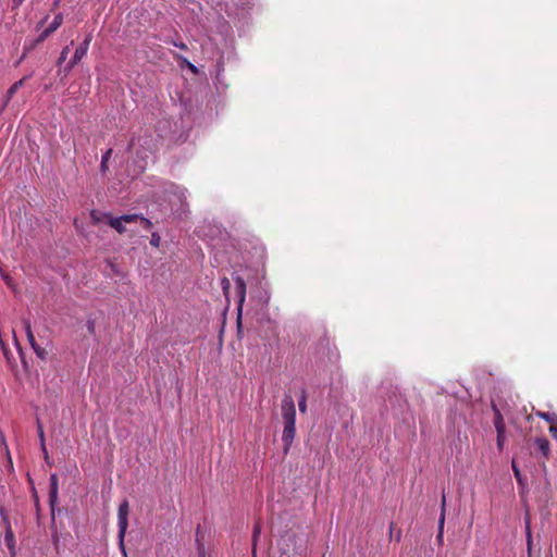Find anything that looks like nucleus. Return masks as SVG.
<instances>
[{
    "instance_id": "nucleus-1",
    "label": "nucleus",
    "mask_w": 557,
    "mask_h": 557,
    "mask_svg": "<svg viewBox=\"0 0 557 557\" xmlns=\"http://www.w3.org/2000/svg\"><path fill=\"white\" fill-rule=\"evenodd\" d=\"M284 430L282 434L283 453L287 455L296 435V408L295 401L289 394H286L281 404Z\"/></svg>"
},
{
    "instance_id": "nucleus-2",
    "label": "nucleus",
    "mask_w": 557,
    "mask_h": 557,
    "mask_svg": "<svg viewBox=\"0 0 557 557\" xmlns=\"http://www.w3.org/2000/svg\"><path fill=\"white\" fill-rule=\"evenodd\" d=\"M135 150V162L139 170V172H144L147 166V159L149 154L152 152V136L149 133H145L144 135L136 136L133 135L126 151L128 153Z\"/></svg>"
},
{
    "instance_id": "nucleus-3",
    "label": "nucleus",
    "mask_w": 557,
    "mask_h": 557,
    "mask_svg": "<svg viewBox=\"0 0 557 557\" xmlns=\"http://www.w3.org/2000/svg\"><path fill=\"white\" fill-rule=\"evenodd\" d=\"M235 283V293L237 298V334L242 335V310L246 299V282L243 276L238 274L233 275Z\"/></svg>"
},
{
    "instance_id": "nucleus-4",
    "label": "nucleus",
    "mask_w": 557,
    "mask_h": 557,
    "mask_svg": "<svg viewBox=\"0 0 557 557\" xmlns=\"http://www.w3.org/2000/svg\"><path fill=\"white\" fill-rule=\"evenodd\" d=\"M92 39L91 33H89L85 39L79 44V46L76 48L74 55L69 61V63L63 69L64 75H69L70 72L81 62V60L86 55L90 41Z\"/></svg>"
},
{
    "instance_id": "nucleus-5",
    "label": "nucleus",
    "mask_w": 557,
    "mask_h": 557,
    "mask_svg": "<svg viewBox=\"0 0 557 557\" xmlns=\"http://www.w3.org/2000/svg\"><path fill=\"white\" fill-rule=\"evenodd\" d=\"M102 215L106 218V222L119 234H124L126 232L124 223L136 222L139 218V214H123L117 218H114L110 213H103Z\"/></svg>"
},
{
    "instance_id": "nucleus-6",
    "label": "nucleus",
    "mask_w": 557,
    "mask_h": 557,
    "mask_svg": "<svg viewBox=\"0 0 557 557\" xmlns=\"http://www.w3.org/2000/svg\"><path fill=\"white\" fill-rule=\"evenodd\" d=\"M529 443L533 448L532 454H534L536 458H543L544 460L549 459L550 444L545 436H536L533 440H529Z\"/></svg>"
},
{
    "instance_id": "nucleus-7",
    "label": "nucleus",
    "mask_w": 557,
    "mask_h": 557,
    "mask_svg": "<svg viewBox=\"0 0 557 557\" xmlns=\"http://www.w3.org/2000/svg\"><path fill=\"white\" fill-rule=\"evenodd\" d=\"M22 324H23V329L26 333V337H27V341H28L32 349L34 350V352L36 354V356L39 359L46 360L48 352L46 351L45 348L40 347L37 344L34 333H33V330H32V323H30L29 319H23Z\"/></svg>"
},
{
    "instance_id": "nucleus-8",
    "label": "nucleus",
    "mask_w": 557,
    "mask_h": 557,
    "mask_svg": "<svg viewBox=\"0 0 557 557\" xmlns=\"http://www.w3.org/2000/svg\"><path fill=\"white\" fill-rule=\"evenodd\" d=\"M128 511L129 508L127 500L122 502L117 511L119 540L121 546H123L124 536L128 527Z\"/></svg>"
},
{
    "instance_id": "nucleus-9",
    "label": "nucleus",
    "mask_w": 557,
    "mask_h": 557,
    "mask_svg": "<svg viewBox=\"0 0 557 557\" xmlns=\"http://www.w3.org/2000/svg\"><path fill=\"white\" fill-rule=\"evenodd\" d=\"M59 480L57 473H52L49 478V506L51 510V519L54 522V509L58 503Z\"/></svg>"
},
{
    "instance_id": "nucleus-10",
    "label": "nucleus",
    "mask_w": 557,
    "mask_h": 557,
    "mask_svg": "<svg viewBox=\"0 0 557 557\" xmlns=\"http://www.w3.org/2000/svg\"><path fill=\"white\" fill-rule=\"evenodd\" d=\"M0 512L2 515L4 523L7 524L5 533H4V542L7 544V547L10 550V554L12 556H15L16 552H15V537H14V533H13L11 524L9 522V518L3 515V509L2 508H0Z\"/></svg>"
},
{
    "instance_id": "nucleus-11",
    "label": "nucleus",
    "mask_w": 557,
    "mask_h": 557,
    "mask_svg": "<svg viewBox=\"0 0 557 557\" xmlns=\"http://www.w3.org/2000/svg\"><path fill=\"white\" fill-rule=\"evenodd\" d=\"M445 511H446V495L443 491L442 493V499H441V515L438 518V532L436 535V540L438 542L443 541V532H444V523H445Z\"/></svg>"
},
{
    "instance_id": "nucleus-12",
    "label": "nucleus",
    "mask_w": 557,
    "mask_h": 557,
    "mask_svg": "<svg viewBox=\"0 0 557 557\" xmlns=\"http://www.w3.org/2000/svg\"><path fill=\"white\" fill-rule=\"evenodd\" d=\"M48 37V33L44 29L37 38L26 41V52H30L32 50H34L37 46L42 44Z\"/></svg>"
},
{
    "instance_id": "nucleus-13",
    "label": "nucleus",
    "mask_w": 557,
    "mask_h": 557,
    "mask_svg": "<svg viewBox=\"0 0 557 557\" xmlns=\"http://www.w3.org/2000/svg\"><path fill=\"white\" fill-rule=\"evenodd\" d=\"M32 77V74L24 76L20 81L15 82L7 91V102L12 99L15 92L25 84V82Z\"/></svg>"
},
{
    "instance_id": "nucleus-14",
    "label": "nucleus",
    "mask_w": 557,
    "mask_h": 557,
    "mask_svg": "<svg viewBox=\"0 0 557 557\" xmlns=\"http://www.w3.org/2000/svg\"><path fill=\"white\" fill-rule=\"evenodd\" d=\"M28 481L30 483V491H32V497L34 499L36 517H37V520H39L40 519V511H41L39 496H38V493H37V490H36L35 485H34L33 480L30 478H28Z\"/></svg>"
},
{
    "instance_id": "nucleus-15",
    "label": "nucleus",
    "mask_w": 557,
    "mask_h": 557,
    "mask_svg": "<svg viewBox=\"0 0 557 557\" xmlns=\"http://www.w3.org/2000/svg\"><path fill=\"white\" fill-rule=\"evenodd\" d=\"M63 23V15L61 13L57 14L53 18V21L50 23V25L45 28V30L50 36L52 33H54Z\"/></svg>"
},
{
    "instance_id": "nucleus-16",
    "label": "nucleus",
    "mask_w": 557,
    "mask_h": 557,
    "mask_svg": "<svg viewBox=\"0 0 557 557\" xmlns=\"http://www.w3.org/2000/svg\"><path fill=\"white\" fill-rule=\"evenodd\" d=\"M511 468L518 484L522 487L527 485V478L521 474L520 469L517 467L515 460L511 462Z\"/></svg>"
},
{
    "instance_id": "nucleus-17",
    "label": "nucleus",
    "mask_w": 557,
    "mask_h": 557,
    "mask_svg": "<svg viewBox=\"0 0 557 557\" xmlns=\"http://www.w3.org/2000/svg\"><path fill=\"white\" fill-rule=\"evenodd\" d=\"M492 410L494 412V425H505L504 417L498 407L494 403H492Z\"/></svg>"
},
{
    "instance_id": "nucleus-18",
    "label": "nucleus",
    "mask_w": 557,
    "mask_h": 557,
    "mask_svg": "<svg viewBox=\"0 0 557 557\" xmlns=\"http://www.w3.org/2000/svg\"><path fill=\"white\" fill-rule=\"evenodd\" d=\"M37 432H38V437H39V442H40V449L45 450V445H46L45 431H44V426L39 420H37Z\"/></svg>"
},
{
    "instance_id": "nucleus-19",
    "label": "nucleus",
    "mask_w": 557,
    "mask_h": 557,
    "mask_svg": "<svg viewBox=\"0 0 557 557\" xmlns=\"http://www.w3.org/2000/svg\"><path fill=\"white\" fill-rule=\"evenodd\" d=\"M298 408L301 413L307 411V392L306 389L301 391L300 398L298 399Z\"/></svg>"
},
{
    "instance_id": "nucleus-20",
    "label": "nucleus",
    "mask_w": 557,
    "mask_h": 557,
    "mask_svg": "<svg viewBox=\"0 0 557 557\" xmlns=\"http://www.w3.org/2000/svg\"><path fill=\"white\" fill-rule=\"evenodd\" d=\"M111 154H112V149H108L103 153V156L101 158V163H100V169H101L102 172L107 171V169H108V161L111 158Z\"/></svg>"
},
{
    "instance_id": "nucleus-21",
    "label": "nucleus",
    "mask_w": 557,
    "mask_h": 557,
    "mask_svg": "<svg viewBox=\"0 0 557 557\" xmlns=\"http://www.w3.org/2000/svg\"><path fill=\"white\" fill-rule=\"evenodd\" d=\"M104 212H99L97 210L90 211V219L94 224H98L102 221H106V218L102 215Z\"/></svg>"
},
{
    "instance_id": "nucleus-22",
    "label": "nucleus",
    "mask_w": 557,
    "mask_h": 557,
    "mask_svg": "<svg viewBox=\"0 0 557 557\" xmlns=\"http://www.w3.org/2000/svg\"><path fill=\"white\" fill-rule=\"evenodd\" d=\"M536 416L544 419L545 421L549 422V423H555L556 420H557V417L555 413H549V412H543V411H537L536 412Z\"/></svg>"
},
{
    "instance_id": "nucleus-23",
    "label": "nucleus",
    "mask_w": 557,
    "mask_h": 557,
    "mask_svg": "<svg viewBox=\"0 0 557 557\" xmlns=\"http://www.w3.org/2000/svg\"><path fill=\"white\" fill-rule=\"evenodd\" d=\"M221 288L223 290L225 298L228 300V295H230V290H231V282L227 277H222Z\"/></svg>"
},
{
    "instance_id": "nucleus-24",
    "label": "nucleus",
    "mask_w": 557,
    "mask_h": 557,
    "mask_svg": "<svg viewBox=\"0 0 557 557\" xmlns=\"http://www.w3.org/2000/svg\"><path fill=\"white\" fill-rule=\"evenodd\" d=\"M69 52L70 46H65L57 60V65H61L66 60Z\"/></svg>"
},
{
    "instance_id": "nucleus-25",
    "label": "nucleus",
    "mask_w": 557,
    "mask_h": 557,
    "mask_svg": "<svg viewBox=\"0 0 557 557\" xmlns=\"http://www.w3.org/2000/svg\"><path fill=\"white\" fill-rule=\"evenodd\" d=\"M160 243H161V236L158 233L153 232L150 237V245L156 248H159Z\"/></svg>"
},
{
    "instance_id": "nucleus-26",
    "label": "nucleus",
    "mask_w": 557,
    "mask_h": 557,
    "mask_svg": "<svg viewBox=\"0 0 557 557\" xmlns=\"http://www.w3.org/2000/svg\"><path fill=\"white\" fill-rule=\"evenodd\" d=\"M86 327L88 333L94 336L96 334V321L94 319H88L86 321Z\"/></svg>"
},
{
    "instance_id": "nucleus-27",
    "label": "nucleus",
    "mask_w": 557,
    "mask_h": 557,
    "mask_svg": "<svg viewBox=\"0 0 557 557\" xmlns=\"http://www.w3.org/2000/svg\"><path fill=\"white\" fill-rule=\"evenodd\" d=\"M506 442V435H496V445L499 453H503Z\"/></svg>"
},
{
    "instance_id": "nucleus-28",
    "label": "nucleus",
    "mask_w": 557,
    "mask_h": 557,
    "mask_svg": "<svg viewBox=\"0 0 557 557\" xmlns=\"http://www.w3.org/2000/svg\"><path fill=\"white\" fill-rule=\"evenodd\" d=\"M138 220H140L145 230H150L152 227V222L149 219L139 215Z\"/></svg>"
},
{
    "instance_id": "nucleus-29",
    "label": "nucleus",
    "mask_w": 557,
    "mask_h": 557,
    "mask_svg": "<svg viewBox=\"0 0 557 557\" xmlns=\"http://www.w3.org/2000/svg\"><path fill=\"white\" fill-rule=\"evenodd\" d=\"M177 60L185 62L193 73H197L198 72L197 67L194 64H191L187 59L177 55Z\"/></svg>"
},
{
    "instance_id": "nucleus-30",
    "label": "nucleus",
    "mask_w": 557,
    "mask_h": 557,
    "mask_svg": "<svg viewBox=\"0 0 557 557\" xmlns=\"http://www.w3.org/2000/svg\"><path fill=\"white\" fill-rule=\"evenodd\" d=\"M496 430V435H506V424L505 425H494Z\"/></svg>"
},
{
    "instance_id": "nucleus-31",
    "label": "nucleus",
    "mask_w": 557,
    "mask_h": 557,
    "mask_svg": "<svg viewBox=\"0 0 557 557\" xmlns=\"http://www.w3.org/2000/svg\"><path fill=\"white\" fill-rule=\"evenodd\" d=\"M171 42H172L173 46H175V47H177V48H180L182 50H187L188 49L187 45L184 44L183 41L172 40Z\"/></svg>"
},
{
    "instance_id": "nucleus-32",
    "label": "nucleus",
    "mask_w": 557,
    "mask_h": 557,
    "mask_svg": "<svg viewBox=\"0 0 557 557\" xmlns=\"http://www.w3.org/2000/svg\"><path fill=\"white\" fill-rule=\"evenodd\" d=\"M549 432L552 433L553 437L557 440V419L556 422L550 425Z\"/></svg>"
},
{
    "instance_id": "nucleus-33",
    "label": "nucleus",
    "mask_w": 557,
    "mask_h": 557,
    "mask_svg": "<svg viewBox=\"0 0 557 557\" xmlns=\"http://www.w3.org/2000/svg\"><path fill=\"white\" fill-rule=\"evenodd\" d=\"M29 52H26V45H24V48H23V53L22 55L20 57V59L16 61V66L20 65L23 60L26 58V55L28 54Z\"/></svg>"
},
{
    "instance_id": "nucleus-34",
    "label": "nucleus",
    "mask_w": 557,
    "mask_h": 557,
    "mask_svg": "<svg viewBox=\"0 0 557 557\" xmlns=\"http://www.w3.org/2000/svg\"><path fill=\"white\" fill-rule=\"evenodd\" d=\"M42 454H44V459L45 461L49 465V466H52V462L50 461V457H49V454H48V450H47V447L45 446V450H41Z\"/></svg>"
},
{
    "instance_id": "nucleus-35",
    "label": "nucleus",
    "mask_w": 557,
    "mask_h": 557,
    "mask_svg": "<svg viewBox=\"0 0 557 557\" xmlns=\"http://www.w3.org/2000/svg\"><path fill=\"white\" fill-rule=\"evenodd\" d=\"M259 534H260V528H259L258 524H256L255 528H253V533H252L253 542H256V540L259 536Z\"/></svg>"
},
{
    "instance_id": "nucleus-36",
    "label": "nucleus",
    "mask_w": 557,
    "mask_h": 557,
    "mask_svg": "<svg viewBox=\"0 0 557 557\" xmlns=\"http://www.w3.org/2000/svg\"><path fill=\"white\" fill-rule=\"evenodd\" d=\"M394 535H396V532H394V522H391V524H389V539L392 540Z\"/></svg>"
},
{
    "instance_id": "nucleus-37",
    "label": "nucleus",
    "mask_w": 557,
    "mask_h": 557,
    "mask_svg": "<svg viewBox=\"0 0 557 557\" xmlns=\"http://www.w3.org/2000/svg\"><path fill=\"white\" fill-rule=\"evenodd\" d=\"M394 535H396V532H394V522H391V524H389V539L392 540Z\"/></svg>"
},
{
    "instance_id": "nucleus-38",
    "label": "nucleus",
    "mask_w": 557,
    "mask_h": 557,
    "mask_svg": "<svg viewBox=\"0 0 557 557\" xmlns=\"http://www.w3.org/2000/svg\"><path fill=\"white\" fill-rule=\"evenodd\" d=\"M23 2H24V0H13V7H14V8H17V7H20Z\"/></svg>"
},
{
    "instance_id": "nucleus-39",
    "label": "nucleus",
    "mask_w": 557,
    "mask_h": 557,
    "mask_svg": "<svg viewBox=\"0 0 557 557\" xmlns=\"http://www.w3.org/2000/svg\"><path fill=\"white\" fill-rule=\"evenodd\" d=\"M395 540H396L397 542H400V540H401V530H398V531L396 532Z\"/></svg>"
},
{
    "instance_id": "nucleus-40",
    "label": "nucleus",
    "mask_w": 557,
    "mask_h": 557,
    "mask_svg": "<svg viewBox=\"0 0 557 557\" xmlns=\"http://www.w3.org/2000/svg\"><path fill=\"white\" fill-rule=\"evenodd\" d=\"M108 263H109L111 270L116 273L117 271H116L115 264L113 262H111L110 260H108Z\"/></svg>"
},
{
    "instance_id": "nucleus-41",
    "label": "nucleus",
    "mask_w": 557,
    "mask_h": 557,
    "mask_svg": "<svg viewBox=\"0 0 557 557\" xmlns=\"http://www.w3.org/2000/svg\"><path fill=\"white\" fill-rule=\"evenodd\" d=\"M53 544L57 546L58 545V542H59V537H58V534H53Z\"/></svg>"
},
{
    "instance_id": "nucleus-42",
    "label": "nucleus",
    "mask_w": 557,
    "mask_h": 557,
    "mask_svg": "<svg viewBox=\"0 0 557 557\" xmlns=\"http://www.w3.org/2000/svg\"><path fill=\"white\" fill-rule=\"evenodd\" d=\"M531 545V534L529 533V536H528V546L530 547Z\"/></svg>"
},
{
    "instance_id": "nucleus-43",
    "label": "nucleus",
    "mask_w": 557,
    "mask_h": 557,
    "mask_svg": "<svg viewBox=\"0 0 557 557\" xmlns=\"http://www.w3.org/2000/svg\"><path fill=\"white\" fill-rule=\"evenodd\" d=\"M47 18H48V16H46L42 21H40L39 25H42Z\"/></svg>"
},
{
    "instance_id": "nucleus-44",
    "label": "nucleus",
    "mask_w": 557,
    "mask_h": 557,
    "mask_svg": "<svg viewBox=\"0 0 557 557\" xmlns=\"http://www.w3.org/2000/svg\"><path fill=\"white\" fill-rule=\"evenodd\" d=\"M4 280H5L7 284L10 285V281L7 276H4Z\"/></svg>"
}]
</instances>
